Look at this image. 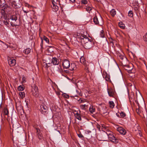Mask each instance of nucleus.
<instances>
[{
	"instance_id": "nucleus-44",
	"label": "nucleus",
	"mask_w": 147,
	"mask_h": 147,
	"mask_svg": "<svg viewBox=\"0 0 147 147\" xmlns=\"http://www.w3.org/2000/svg\"><path fill=\"white\" fill-rule=\"evenodd\" d=\"M78 136L80 138H82L84 137L81 134H78Z\"/></svg>"
},
{
	"instance_id": "nucleus-21",
	"label": "nucleus",
	"mask_w": 147,
	"mask_h": 147,
	"mask_svg": "<svg viewBox=\"0 0 147 147\" xmlns=\"http://www.w3.org/2000/svg\"><path fill=\"white\" fill-rule=\"evenodd\" d=\"M53 9V11H57L58 10L59 7L57 5L53 6L52 7Z\"/></svg>"
},
{
	"instance_id": "nucleus-34",
	"label": "nucleus",
	"mask_w": 147,
	"mask_h": 147,
	"mask_svg": "<svg viewBox=\"0 0 147 147\" xmlns=\"http://www.w3.org/2000/svg\"><path fill=\"white\" fill-rule=\"evenodd\" d=\"M86 106V105H81L80 106V108L82 109H85Z\"/></svg>"
},
{
	"instance_id": "nucleus-35",
	"label": "nucleus",
	"mask_w": 147,
	"mask_h": 147,
	"mask_svg": "<svg viewBox=\"0 0 147 147\" xmlns=\"http://www.w3.org/2000/svg\"><path fill=\"white\" fill-rule=\"evenodd\" d=\"M143 39L144 41H147V33H146V35L143 36Z\"/></svg>"
},
{
	"instance_id": "nucleus-19",
	"label": "nucleus",
	"mask_w": 147,
	"mask_h": 147,
	"mask_svg": "<svg viewBox=\"0 0 147 147\" xmlns=\"http://www.w3.org/2000/svg\"><path fill=\"white\" fill-rule=\"evenodd\" d=\"M76 117L79 120H81L82 118L81 117L80 115L78 113H77L75 115Z\"/></svg>"
},
{
	"instance_id": "nucleus-45",
	"label": "nucleus",
	"mask_w": 147,
	"mask_h": 147,
	"mask_svg": "<svg viewBox=\"0 0 147 147\" xmlns=\"http://www.w3.org/2000/svg\"><path fill=\"white\" fill-rule=\"evenodd\" d=\"M22 10L23 11L26 13H28V12H29V11H28V10H24V9H22Z\"/></svg>"
},
{
	"instance_id": "nucleus-29",
	"label": "nucleus",
	"mask_w": 147,
	"mask_h": 147,
	"mask_svg": "<svg viewBox=\"0 0 147 147\" xmlns=\"http://www.w3.org/2000/svg\"><path fill=\"white\" fill-rule=\"evenodd\" d=\"M42 39L43 40H45L46 42L47 43L49 42V39L45 36H44Z\"/></svg>"
},
{
	"instance_id": "nucleus-10",
	"label": "nucleus",
	"mask_w": 147,
	"mask_h": 147,
	"mask_svg": "<svg viewBox=\"0 0 147 147\" xmlns=\"http://www.w3.org/2000/svg\"><path fill=\"white\" fill-rule=\"evenodd\" d=\"M51 63H52L54 65H58L59 64V59L56 57H53Z\"/></svg>"
},
{
	"instance_id": "nucleus-30",
	"label": "nucleus",
	"mask_w": 147,
	"mask_h": 147,
	"mask_svg": "<svg viewBox=\"0 0 147 147\" xmlns=\"http://www.w3.org/2000/svg\"><path fill=\"white\" fill-rule=\"evenodd\" d=\"M24 89V88L23 86H20L18 87V90L19 91H22Z\"/></svg>"
},
{
	"instance_id": "nucleus-58",
	"label": "nucleus",
	"mask_w": 147,
	"mask_h": 147,
	"mask_svg": "<svg viewBox=\"0 0 147 147\" xmlns=\"http://www.w3.org/2000/svg\"><path fill=\"white\" fill-rule=\"evenodd\" d=\"M131 70V69H128V70H129L130 71V70Z\"/></svg>"
},
{
	"instance_id": "nucleus-55",
	"label": "nucleus",
	"mask_w": 147,
	"mask_h": 147,
	"mask_svg": "<svg viewBox=\"0 0 147 147\" xmlns=\"http://www.w3.org/2000/svg\"><path fill=\"white\" fill-rule=\"evenodd\" d=\"M66 98H69V96L68 95H67V96L66 97Z\"/></svg>"
},
{
	"instance_id": "nucleus-2",
	"label": "nucleus",
	"mask_w": 147,
	"mask_h": 147,
	"mask_svg": "<svg viewBox=\"0 0 147 147\" xmlns=\"http://www.w3.org/2000/svg\"><path fill=\"white\" fill-rule=\"evenodd\" d=\"M7 2V4L5 6L4 9H2L1 10V13L3 15H4L5 13V11L6 10L5 9L7 8H10L11 9H12L13 8L15 9L18 8H19V6H18L16 4L15 0H5Z\"/></svg>"
},
{
	"instance_id": "nucleus-18",
	"label": "nucleus",
	"mask_w": 147,
	"mask_h": 147,
	"mask_svg": "<svg viewBox=\"0 0 147 147\" xmlns=\"http://www.w3.org/2000/svg\"><path fill=\"white\" fill-rule=\"evenodd\" d=\"M110 13L111 15L113 16H114L116 14V11L114 9H112L110 11Z\"/></svg>"
},
{
	"instance_id": "nucleus-7",
	"label": "nucleus",
	"mask_w": 147,
	"mask_h": 147,
	"mask_svg": "<svg viewBox=\"0 0 147 147\" xmlns=\"http://www.w3.org/2000/svg\"><path fill=\"white\" fill-rule=\"evenodd\" d=\"M9 18V21L10 22V24L12 26H13L14 24L13 23H15V22L17 20L18 18L15 16H11L10 18Z\"/></svg>"
},
{
	"instance_id": "nucleus-3",
	"label": "nucleus",
	"mask_w": 147,
	"mask_h": 147,
	"mask_svg": "<svg viewBox=\"0 0 147 147\" xmlns=\"http://www.w3.org/2000/svg\"><path fill=\"white\" fill-rule=\"evenodd\" d=\"M32 93L33 95L36 97H37L39 96V91L38 87L34 84L32 86Z\"/></svg>"
},
{
	"instance_id": "nucleus-11",
	"label": "nucleus",
	"mask_w": 147,
	"mask_h": 147,
	"mask_svg": "<svg viewBox=\"0 0 147 147\" xmlns=\"http://www.w3.org/2000/svg\"><path fill=\"white\" fill-rule=\"evenodd\" d=\"M117 131L121 134L123 135H125L126 133V131L122 127H118L117 128Z\"/></svg>"
},
{
	"instance_id": "nucleus-38",
	"label": "nucleus",
	"mask_w": 147,
	"mask_h": 147,
	"mask_svg": "<svg viewBox=\"0 0 147 147\" xmlns=\"http://www.w3.org/2000/svg\"><path fill=\"white\" fill-rule=\"evenodd\" d=\"M62 1L63 2H61V1H60V3H61L62 4V5H65L66 2V0H62Z\"/></svg>"
},
{
	"instance_id": "nucleus-26",
	"label": "nucleus",
	"mask_w": 147,
	"mask_h": 147,
	"mask_svg": "<svg viewBox=\"0 0 147 147\" xmlns=\"http://www.w3.org/2000/svg\"><path fill=\"white\" fill-rule=\"evenodd\" d=\"M19 94L21 98H23L25 96V93L24 92H20Z\"/></svg>"
},
{
	"instance_id": "nucleus-22",
	"label": "nucleus",
	"mask_w": 147,
	"mask_h": 147,
	"mask_svg": "<svg viewBox=\"0 0 147 147\" xmlns=\"http://www.w3.org/2000/svg\"><path fill=\"white\" fill-rule=\"evenodd\" d=\"M118 56L119 58L122 60H123L124 59H126L123 55H122L120 53L118 54Z\"/></svg>"
},
{
	"instance_id": "nucleus-42",
	"label": "nucleus",
	"mask_w": 147,
	"mask_h": 147,
	"mask_svg": "<svg viewBox=\"0 0 147 147\" xmlns=\"http://www.w3.org/2000/svg\"><path fill=\"white\" fill-rule=\"evenodd\" d=\"M52 3L53 4V6H54L56 5V3L55 2V1H54V0H52Z\"/></svg>"
},
{
	"instance_id": "nucleus-40",
	"label": "nucleus",
	"mask_w": 147,
	"mask_h": 147,
	"mask_svg": "<svg viewBox=\"0 0 147 147\" xmlns=\"http://www.w3.org/2000/svg\"><path fill=\"white\" fill-rule=\"evenodd\" d=\"M105 79L106 81H109L110 80V78L109 77V76L108 75H106L105 77Z\"/></svg>"
},
{
	"instance_id": "nucleus-48",
	"label": "nucleus",
	"mask_w": 147,
	"mask_h": 147,
	"mask_svg": "<svg viewBox=\"0 0 147 147\" xmlns=\"http://www.w3.org/2000/svg\"><path fill=\"white\" fill-rule=\"evenodd\" d=\"M102 126L104 128H106V127L105 126V125L103 124H101Z\"/></svg>"
},
{
	"instance_id": "nucleus-1",
	"label": "nucleus",
	"mask_w": 147,
	"mask_h": 147,
	"mask_svg": "<svg viewBox=\"0 0 147 147\" xmlns=\"http://www.w3.org/2000/svg\"><path fill=\"white\" fill-rule=\"evenodd\" d=\"M81 42L83 46L86 49H89L93 47L94 42L91 39L82 36L81 37Z\"/></svg>"
},
{
	"instance_id": "nucleus-49",
	"label": "nucleus",
	"mask_w": 147,
	"mask_h": 147,
	"mask_svg": "<svg viewBox=\"0 0 147 147\" xmlns=\"http://www.w3.org/2000/svg\"><path fill=\"white\" fill-rule=\"evenodd\" d=\"M40 46L41 47V49H42L43 48V44L42 43H41L40 45Z\"/></svg>"
},
{
	"instance_id": "nucleus-23",
	"label": "nucleus",
	"mask_w": 147,
	"mask_h": 147,
	"mask_svg": "<svg viewBox=\"0 0 147 147\" xmlns=\"http://www.w3.org/2000/svg\"><path fill=\"white\" fill-rule=\"evenodd\" d=\"M109 103L110 105V108H113L114 107L115 104L114 102L113 101H109Z\"/></svg>"
},
{
	"instance_id": "nucleus-6",
	"label": "nucleus",
	"mask_w": 147,
	"mask_h": 147,
	"mask_svg": "<svg viewBox=\"0 0 147 147\" xmlns=\"http://www.w3.org/2000/svg\"><path fill=\"white\" fill-rule=\"evenodd\" d=\"M40 111L42 113L46 115L48 113V109L47 107L45 105H42L40 106Z\"/></svg>"
},
{
	"instance_id": "nucleus-53",
	"label": "nucleus",
	"mask_w": 147,
	"mask_h": 147,
	"mask_svg": "<svg viewBox=\"0 0 147 147\" xmlns=\"http://www.w3.org/2000/svg\"><path fill=\"white\" fill-rule=\"evenodd\" d=\"M69 0L71 1L72 3L74 2L75 1V0Z\"/></svg>"
},
{
	"instance_id": "nucleus-24",
	"label": "nucleus",
	"mask_w": 147,
	"mask_h": 147,
	"mask_svg": "<svg viewBox=\"0 0 147 147\" xmlns=\"http://www.w3.org/2000/svg\"><path fill=\"white\" fill-rule=\"evenodd\" d=\"M119 26L122 29H124L125 28L124 24H123L122 22H120L119 23Z\"/></svg>"
},
{
	"instance_id": "nucleus-50",
	"label": "nucleus",
	"mask_w": 147,
	"mask_h": 147,
	"mask_svg": "<svg viewBox=\"0 0 147 147\" xmlns=\"http://www.w3.org/2000/svg\"><path fill=\"white\" fill-rule=\"evenodd\" d=\"M76 92L78 93L79 94V95H81V94H80V92L78 90H76Z\"/></svg>"
},
{
	"instance_id": "nucleus-57",
	"label": "nucleus",
	"mask_w": 147,
	"mask_h": 147,
	"mask_svg": "<svg viewBox=\"0 0 147 147\" xmlns=\"http://www.w3.org/2000/svg\"><path fill=\"white\" fill-rule=\"evenodd\" d=\"M100 19L101 20H102V18L101 17H100Z\"/></svg>"
},
{
	"instance_id": "nucleus-32",
	"label": "nucleus",
	"mask_w": 147,
	"mask_h": 147,
	"mask_svg": "<svg viewBox=\"0 0 147 147\" xmlns=\"http://www.w3.org/2000/svg\"><path fill=\"white\" fill-rule=\"evenodd\" d=\"M128 15L130 17H132L133 16L132 11H129L128 13Z\"/></svg>"
},
{
	"instance_id": "nucleus-15",
	"label": "nucleus",
	"mask_w": 147,
	"mask_h": 147,
	"mask_svg": "<svg viewBox=\"0 0 147 147\" xmlns=\"http://www.w3.org/2000/svg\"><path fill=\"white\" fill-rule=\"evenodd\" d=\"M94 22L96 24H99V23L98 18L96 16H94L93 18Z\"/></svg>"
},
{
	"instance_id": "nucleus-25",
	"label": "nucleus",
	"mask_w": 147,
	"mask_h": 147,
	"mask_svg": "<svg viewBox=\"0 0 147 147\" xmlns=\"http://www.w3.org/2000/svg\"><path fill=\"white\" fill-rule=\"evenodd\" d=\"M80 61L82 64H84L85 63V60L84 57H81L80 58Z\"/></svg>"
},
{
	"instance_id": "nucleus-13",
	"label": "nucleus",
	"mask_w": 147,
	"mask_h": 147,
	"mask_svg": "<svg viewBox=\"0 0 147 147\" xmlns=\"http://www.w3.org/2000/svg\"><path fill=\"white\" fill-rule=\"evenodd\" d=\"M108 92L109 96L111 97H113L114 94V92L113 90L112 89L110 90L108 89Z\"/></svg>"
},
{
	"instance_id": "nucleus-39",
	"label": "nucleus",
	"mask_w": 147,
	"mask_h": 147,
	"mask_svg": "<svg viewBox=\"0 0 147 147\" xmlns=\"http://www.w3.org/2000/svg\"><path fill=\"white\" fill-rule=\"evenodd\" d=\"M100 36L102 38H103L104 37V34L103 33V30H102L100 34Z\"/></svg>"
},
{
	"instance_id": "nucleus-8",
	"label": "nucleus",
	"mask_w": 147,
	"mask_h": 147,
	"mask_svg": "<svg viewBox=\"0 0 147 147\" xmlns=\"http://www.w3.org/2000/svg\"><path fill=\"white\" fill-rule=\"evenodd\" d=\"M62 65L64 68L68 69L70 65L69 61L67 59L64 60L63 62Z\"/></svg>"
},
{
	"instance_id": "nucleus-46",
	"label": "nucleus",
	"mask_w": 147,
	"mask_h": 147,
	"mask_svg": "<svg viewBox=\"0 0 147 147\" xmlns=\"http://www.w3.org/2000/svg\"><path fill=\"white\" fill-rule=\"evenodd\" d=\"M25 6L28 7H30V5L28 3H26L25 5Z\"/></svg>"
},
{
	"instance_id": "nucleus-28",
	"label": "nucleus",
	"mask_w": 147,
	"mask_h": 147,
	"mask_svg": "<svg viewBox=\"0 0 147 147\" xmlns=\"http://www.w3.org/2000/svg\"><path fill=\"white\" fill-rule=\"evenodd\" d=\"M120 117L121 118L124 117L126 115L125 113L123 112L120 113Z\"/></svg>"
},
{
	"instance_id": "nucleus-43",
	"label": "nucleus",
	"mask_w": 147,
	"mask_h": 147,
	"mask_svg": "<svg viewBox=\"0 0 147 147\" xmlns=\"http://www.w3.org/2000/svg\"><path fill=\"white\" fill-rule=\"evenodd\" d=\"M51 64V63H46V66L45 67L47 68H48L50 66V65H48V64Z\"/></svg>"
},
{
	"instance_id": "nucleus-47",
	"label": "nucleus",
	"mask_w": 147,
	"mask_h": 147,
	"mask_svg": "<svg viewBox=\"0 0 147 147\" xmlns=\"http://www.w3.org/2000/svg\"><path fill=\"white\" fill-rule=\"evenodd\" d=\"M136 102L137 103V105L138 106V107L140 108V106L139 104V103H138L137 101H136Z\"/></svg>"
},
{
	"instance_id": "nucleus-5",
	"label": "nucleus",
	"mask_w": 147,
	"mask_h": 147,
	"mask_svg": "<svg viewBox=\"0 0 147 147\" xmlns=\"http://www.w3.org/2000/svg\"><path fill=\"white\" fill-rule=\"evenodd\" d=\"M107 134L110 140L115 143L117 142L116 138L112 132H110V133H107Z\"/></svg>"
},
{
	"instance_id": "nucleus-54",
	"label": "nucleus",
	"mask_w": 147,
	"mask_h": 147,
	"mask_svg": "<svg viewBox=\"0 0 147 147\" xmlns=\"http://www.w3.org/2000/svg\"><path fill=\"white\" fill-rule=\"evenodd\" d=\"M116 115L118 117H120V116H119L120 115L119 114H118L117 113Z\"/></svg>"
},
{
	"instance_id": "nucleus-31",
	"label": "nucleus",
	"mask_w": 147,
	"mask_h": 147,
	"mask_svg": "<svg viewBox=\"0 0 147 147\" xmlns=\"http://www.w3.org/2000/svg\"><path fill=\"white\" fill-rule=\"evenodd\" d=\"M86 9V10L88 12H90L92 10V8L90 7H88L86 8H84Z\"/></svg>"
},
{
	"instance_id": "nucleus-36",
	"label": "nucleus",
	"mask_w": 147,
	"mask_h": 147,
	"mask_svg": "<svg viewBox=\"0 0 147 147\" xmlns=\"http://www.w3.org/2000/svg\"><path fill=\"white\" fill-rule=\"evenodd\" d=\"M81 3L84 4H86L87 3V1L86 0H82Z\"/></svg>"
},
{
	"instance_id": "nucleus-4",
	"label": "nucleus",
	"mask_w": 147,
	"mask_h": 147,
	"mask_svg": "<svg viewBox=\"0 0 147 147\" xmlns=\"http://www.w3.org/2000/svg\"><path fill=\"white\" fill-rule=\"evenodd\" d=\"M36 130L37 137L39 140V141L37 143H39V142H41L42 140H44V139L40 130L38 128H36Z\"/></svg>"
},
{
	"instance_id": "nucleus-12",
	"label": "nucleus",
	"mask_w": 147,
	"mask_h": 147,
	"mask_svg": "<svg viewBox=\"0 0 147 147\" xmlns=\"http://www.w3.org/2000/svg\"><path fill=\"white\" fill-rule=\"evenodd\" d=\"M68 69L71 71H72L76 69V65L75 63H71L70 65V67Z\"/></svg>"
},
{
	"instance_id": "nucleus-52",
	"label": "nucleus",
	"mask_w": 147,
	"mask_h": 147,
	"mask_svg": "<svg viewBox=\"0 0 147 147\" xmlns=\"http://www.w3.org/2000/svg\"><path fill=\"white\" fill-rule=\"evenodd\" d=\"M78 96H74V98L76 99H77Z\"/></svg>"
},
{
	"instance_id": "nucleus-56",
	"label": "nucleus",
	"mask_w": 147,
	"mask_h": 147,
	"mask_svg": "<svg viewBox=\"0 0 147 147\" xmlns=\"http://www.w3.org/2000/svg\"><path fill=\"white\" fill-rule=\"evenodd\" d=\"M139 135H140V136H141V134L140 133V132H139Z\"/></svg>"
},
{
	"instance_id": "nucleus-51",
	"label": "nucleus",
	"mask_w": 147,
	"mask_h": 147,
	"mask_svg": "<svg viewBox=\"0 0 147 147\" xmlns=\"http://www.w3.org/2000/svg\"><path fill=\"white\" fill-rule=\"evenodd\" d=\"M41 38V43H42L43 44V40L42 39V38Z\"/></svg>"
},
{
	"instance_id": "nucleus-20",
	"label": "nucleus",
	"mask_w": 147,
	"mask_h": 147,
	"mask_svg": "<svg viewBox=\"0 0 147 147\" xmlns=\"http://www.w3.org/2000/svg\"><path fill=\"white\" fill-rule=\"evenodd\" d=\"M3 23L4 24L6 25H9L10 22L9 21V18H5L4 20L3 21Z\"/></svg>"
},
{
	"instance_id": "nucleus-27",
	"label": "nucleus",
	"mask_w": 147,
	"mask_h": 147,
	"mask_svg": "<svg viewBox=\"0 0 147 147\" xmlns=\"http://www.w3.org/2000/svg\"><path fill=\"white\" fill-rule=\"evenodd\" d=\"M3 114L5 115H8L9 114V111L7 109H5L4 110Z\"/></svg>"
},
{
	"instance_id": "nucleus-17",
	"label": "nucleus",
	"mask_w": 147,
	"mask_h": 147,
	"mask_svg": "<svg viewBox=\"0 0 147 147\" xmlns=\"http://www.w3.org/2000/svg\"><path fill=\"white\" fill-rule=\"evenodd\" d=\"M31 51V49L30 48H27L25 49L23 51L24 53L26 54H28L30 53Z\"/></svg>"
},
{
	"instance_id": "nucleus-33",
	"label": "nucleus",
	"mask_w": 147,
	"mask_h": 147,
	"mask_svg": "<svg viewBox=\"0 0 147 147\" xmlns=\"http://www.w3.org/2000/svg\"><path fill=\"white\" fill-rule=\"evenodd\" d=\"M136 112L138 114H140L141 112L140 108L138 107L136 109Z\"/></svg>"
},
{
	"instance_id": "nucleus-41",
	"label": "nucleus",
	"mask_w": 147,
	"mask_h": 147,
	"mask_svg": "<svg viewBox=\"0 0 147 147\" xmlns=\"http://www.w3.org/2000/svg\"><path fill=\"white\" fill-rule=\"evenodd\" d=\"M22 82H26V78L25 76H23L22 77Z\"/></svg>"
},
{
	"instance_id": "nucleus-9",
	"label": "nucleus",
	"mask_w": 147,
	"mask_h": 147,
	"mask_svg": "<svg viewBox=\"0 0 147 147\" xmlns=\"http://www.w3.org/2000/svg\"><path fill=\"white\" fill-rule=\"evenodd\" d=\"M8 62L10 66H14L16 63V61L15 59L12 58H9L8 59Z\"/></svg>"
},
{
	"instance_id": "nucleus-16",
	"label": "nucleus",
	"mask_w": 147,
	"mask_h": 147,
	"mask_svg": "<svg viewBox=\"0 0 147 147\" xmlns=\"http://www.w3.org/2000/svg\"><path fill=\"white\" fill-rule=\"evenodd\" d=\"M89 111L90 113H93L95 112V109L94 107L93 106H91L89 109Z\"/></svg>"
},
{
	"instance_id": "nucleus-14",
	"label": "nucleus",
	"mask_w": 147,
	"mask_h": 147,
	"mask_svg": "<svg viewBox=\"0 0 147 147\" xmlns=\"http://www.w3.org/2000/svg\"><path fill=\"white\" fill-rule=\"evenodd\" d=\"M86 134L87 135V137L89 138H91L92 136V134L91 131L89 130H87L86 132Z\"/></svg>"
},
{
	"instance_id": "nucleus-37",
	"label": "nucleus",
	"mask_w": 147,
	"mask_h": 147,
	"mask_svg": "<svg viewBox=\"0 0 147 147\" xmlns=\"http://www.w3.org/2000/svg\"><path fill=\"white\" fill-rule=\"evenodd\" d=\"M79 102H80V103H81L82 102H85L86 100L85 99H82L81 98H80V99L78 100Z\"/></svg>"
}]
</instances>
